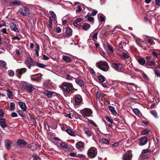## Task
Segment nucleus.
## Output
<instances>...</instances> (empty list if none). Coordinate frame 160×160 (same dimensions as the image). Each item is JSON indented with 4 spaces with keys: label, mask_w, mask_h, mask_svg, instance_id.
I'll return each mask as SVG.
<instances>
[{
    "label": "nucleus",
    "mask_w": 160,
    "mask_h": 160,
    "mask_svg": "<svg viewBox=\"0 0 160 160\" xmlns=\"http://www.w3.org/2000/svg\"><path fill=\"white\" fill-rule=\"evenodd\" d=\"M147 64L150 66H153L154 65V62L151 59L148 60H147Z\"/></svg>",
    "instance_id": "28"
},
{
    "label": "nucleus",
    "mask_w": 160,
    "mask_h": 160,
    "mask_svg": "<svg viewBox=\"0 0 160 160\" xmlns=\"http://www.w3.org/2000/svg\"><path fill=\"white\" fill-rule=\"evenodd\" d=\"M133 111L134 113L137 115H138L140 114V112L139 110L137 108H135L133 109Z\"/></svg>",
    "instance_id": "39"
},
{
    "label": "nucleus",
    "mask_w": 160,
    "mask_h": 160,
    "mask_svg": "<svg viewBox=\"0 0 160 160\" xmlns=\"http://www.w3.org/2000/svg\"><path fill=\"white\" fill-rule=\"evenodd\" d=\"M96 66L99 68L104 72L107 71L109 68L108 64L106 62L100 61L97 63Z\"/></svg>",
    "instance_id": "3"
},
{
    "label": "nucleus",
    "mask_w": 160,
    "mask_h": 160,
    "mask_svg": "<svg viewBox=\"0 0 160 160\" xmlns=\"http://www.w3.org/2000/svg\"><path fill=\"white\" fill-rule=\"evenodd\" d=\"M132 158V154L129 152L128 154H126L123 156V160H130Z\"/></svg>",
    "instance_id": "16"
},
{
    "label": "nucleus",
    "mask_w": 160,
    "mask_h": 160,
    "mask_svg": "<svg viewBox=\"0 0 160 160\" xmlns=\"http://www.w3.org/2000/svg\"><path fill=\"white\" fill-rule=\"evenodd\" d=\"M30 10L29 8L24 6L20 7L18 11L17 14L18 16L22 15L23 16H26L30 14Z\"/></svg>",
    "instance_id": "2"
},
{
    "label": "nucleus",
    "mask_w": 160,
    "mask_h": 160,
    "mask_svg": "<svg viewBox=\"0 0 160 160\" xmlns=\"http://www.w3.org/2000/svg\"><path fill=\"white\" fill-rule=\"evenodd\" d=\"M84 143L81 142L79 141L77 144V147L78 149L80 150H82L83 149Z\"/></svg>",
    "instance_id": "14"
},
{
    "label": "nucleus",
    "mask_w": 160,
    "mask_h": 160,
    "mask_svg": "<svg viewBox=\"0 0 160 160\" xmlns=\"http://www.w3.org/2000/svg\"><path fill=\"white\" fill-rule=\"evenodd\" d=\"M89 122L91 124H92L94 126L97 127V125L96 124L93 122V121L92 120L88 119Z\"/></svg>",
    "instance_id": "48"
},
{
    "label": "nucleus",
    "mask_w": 160,
    "mask_h": 160,
    "mask_svg": "<svg viewBox=\"0 0 160 160\" xmlns=\"http://www.w3.org/2000/svg\"><path fill=\"white\" fill-rule=\"evenodd\" d=\"M26 113V111H23L22 110H19L18 112L19 115L21 117H24Z\"/></svg>",
    "instance_id": "32"
},
{
    "label": "nucleus",
    "mask_w": 160,
    "mask_h": 160,
    "mask_svg": "<svg viewBox=\"0 0 160 160\" xmlns=\"http://www.w3.org/2000/svg\"><path fill=\"white\" fill-rule=\"evenodd\" d=\"M74 99L75 103L76 104L78 105L82 101V99L81 96L79 95H77L74 96Z\"/></svg>",
    "instance_id": "9"
},
{
    "label": "nucleus",
    "mask_w": 160,
    "mask_h": 160,
    "mask_svg": "<svg viewBox=\"0 0 160 160\" xmlns=\"http://www.w3.org/2000/svg\"><path fill=\"white\" fill-rule=\"evenodd\" d=\"M49 13L51 15L52 18L53 19L56 18V15L54 12L52 11H50L49 12Z\"/></svg>",
    "instance_id": "40"
},
{
    "label": "nucleus",
    "mask_w": 160,
    "mask_h": 160,
    "mask_svg": "<svg viewBox=\"0 0 160 160\" xmlns=\"http://www.w3.org/2000/svg\"><path fill=\"white\" fill-rule=\"evenodd\" d=\"M149 132L150 131L148 130H145L142 131V133L143 135H146L148 134Z\"/></svg>",
    "instance_id": "45"
},
{
    "label": "nucleus",
    "mask_w": 160,
    "mask_h": 160,
    "mask_svg": "<svg viewBox=\"0 0 160 160\" xmlns=\"http://www.w3.org/2000/svg\"><path fill=\"white\" fill-rule=\"evenodd\" d=\"M112 67L114 69L120 70L122 68V65L120 63H114L112 64Z\"/></svg>",
    "instance_id": "13"
},
{
    "label": "nucleus",
    "mask_w": 160,
    "mask_h": 160,
    "mask_svg": "<svg viewBox=\"0 0 160 160\" xmlns=\"http://www.w3.org/2000/svg\"><path fill=\"white\" fill-rule=\"evenodd\" d=\"M139 144L140 146L144 145L147 143V138L146 136L142 137L139 139Z\"/></svg>",
    "instance_id": "11"
},
{
    "label": "nucleus",
    "mask_w": 160,
    "mask_h": 160,
    "mask_svg": "<svg viewBox=\"0 0 160 160\" xmlns=\"http://www.w3.org/2000/svg\"><path fill=\"white\" fill-rule=\"evenodd\" d=\"M120 56L121 57L127 59L128 58V55L124 52H122L120 54Z\"/></svg>",
    "instance_id": "35"
},
{
    "label": "nucleus",
    "mask_w": 160,
    "mask_h": 160,
    "mask_svg": "<svg viewBox=\"0 0 160 160\" xmlns=\"http://www.w3.org/2000/svg\"><path fill=\"white\" fill-rule=\"evenodd\" d=\"M91 15H87L86 16H85V18H87V20L89 22H93L94 21V18L91 17Z\"/></svg>",
    "instance_id": "31"
},
{
    "label": "nucleus",
    "mask_w": 160,
    "mask_h": 160,
    "mask_svg": "<svg viewBox=\"0 0 160 160\" xmlns=\"http://www.w3.org/2000/svg\"><path fill=\"white\" fill-rule=\"evenodd\" d=\"M21 2L18 0H15L10 3V6L11 7L17 6L21 4Z\"/></svg>",
    "instance_id": "20"
},
{
    "label": "nucleus",
    "mask_w": 160,
    "mask_h": 160,
    "mask_svg": "<svg viewBox=\"0 0 160 160\" xmlns=\"http://www.w3.org/2000/svg\"><path fill=\"white\" fill-rule=\"evenodd\" d=\"M36 46L37 48L35 50L36 55L37 57H38L39 56V51L40 46L39 44L38 43L36 44Z\"/></svg>",
    "instance_id": "33"
},
{
    "label": "nucleus",
    "mask_w": 160,
    "mask_h": 160,
    "mask_svg": "<svg viewBox=\"0 0 160 160\" xmlns=\"http://www.w3.org/2000/svg\"><path fill=\"white\" fill-rule=\"evenodd\" d=\"M63 59L66 62H69L71 61H72L71 58L67 56H63Z\"/></svg>",
    "instance_id": "27"
},
{
    "label": "nucleus",
    "mask_w": 160,
    "mask_h": 160,
    "mask_svg": "<svg viewBox=\"0 0 160 160\" xmlns=\"http://www.w3.org/2000/svg\"><path fill=\"white\" fill-rule=\"evenodd\" d=\"M15 109V104L14 102H11L10 104V110H13Z\"/></svg>",
    "instance_id": "38"
},
{
    "label": "nucleus",
    "mask_w": 160,
    "mask_h": 160,
    "mask_svg": "<svg viewBox=\"0 0 160 160\" xmlns=\"http://www.w3.org/2000/svg\"><path fill=\"white\" fill-rule=\"evenodd\" d=\"M102 142L103 143H105L106 144H109V141H108L106 138H103L102 140Z\"/></svg>",
    "instance_id": "52"
},
{
    "label": "nucleus",
    "mask_w": 160,
    "mask_h": 160,
    "mask_svg": "<svg viewBox=\"0 0 160 160\" xmlns=\"http://www.w3.org/2000/svg\"><path fill=\"white\" fill-rule=\"evenodd\" d=\"M67 78L68 80H72V79L74 78L73 77L71 76L70 75H68L67 76Z\"/></svg>",
    "instance_id": "61"
},
{
    "label": "nucleus",
    "mask_w": 160,
    "mask_h": 160,
    "mask_svg": "<svg viewBox=\"0 0 160 160\" xmlns=\"http://www.w3.org/2000/svg\"><path fill=\"white\" fill-rule=\"evenodd\" d=\"M54 92H52L49 91H46L44 92V94L48 98H50L52 96V95Z\"/></svg>",
    "instance_id": "17"
},
{
    "label": "nucleus",
    "mask_w": 160,
    "mask_h": 160,
    "mask_svg": "<svg viewBox=\"0 0 160 160\" xmlns=\"http://www.w3.org/2000/svg\"><path fill=\"white\" fill-rule=\"evenodd\" d=\"M64 94L70 95L74 92V88L72 83L69 82H63L61 85Z\"/></svg>",
    "instance_id": "1"
},
{
    "label": "nucleus",
    "mask_w": 160,
    "mask_h": 160,
    "mask_svg": "<svg viewBox=\"0 0 160 160\" xmlns=\"http://www.w3.org/2000/svg\"><path fill=\"white\" fill-rule=\"evenodd\" d=\"M37 66L39 68H44L45 66V65L44 64L39 63H37Z\"/></svg>",
    "instance_id": "42"
},
{
    "label": "nucleus",
    "mask_w": 160,
    "mask_h": 160,
    "mask_svg": "<svg viewBox=\"0 0 160 160\" xmlns=\"http://www.w3.org/2000/svg\"><path fill=\"white\" fill-rule=\"evenodd\" d=\"M148 152H149V150L148 149H144L143 150L142 152V154H145L146 153H148Z\"/></svg>",
    "instance_id": "54"
},
{
    "label": "nucleus",
    "mask_w": 160,
    "mask_h": 160,
    "mask_svg": "<svg viewBox=\"0 0 160 160\" xmlns=\"http://www.w3.org/2000/svg\"><path fill=\"white\" fill-rule=\"evenodd\" d=\"M90 27V25L89 24H85L83 26V29L85 30H87L89 29Z\"/></svg>",
    "instance_id": "37"
},
{
    "label": "nucleus",
    "mask_w": 160,
    "mask_h": 160,
    "mask_svg": "<svg viewBox=\"0 0 160 160\" xmlns=\"http://www.w3.org/2000/svg\"><path fill=\"white\" fill-rule=\"evenodd\" d=\"M42 75L41 73H38L31 76V79L32 81L39 82L41 80Z\"/></svg>",
    "instance_id": "6"
},
{
    "label": "nucleus",
    "mask_w": 160,
    "mask_h": 160,
    "mask_svg": "<svg viewBox=\"0 0 160 160\" xmlns=\"http://www.w3.org/2000/svg\"><path fill=\"white\" fill-rule=\"evenodd\" d=\"M26 71L27 69L25 68L17 69L16 70V72L17 73L18 77H20L22 74L26 72Z\"/></svg>",
    "instance_id": "12"
},
{
    "label": "nucleus",
    "mask_w": 160,
    "mask_h": 160,
    "mask_svg": "<svg viewBox=\"0 0 160 160\" xmlns=\"http://www.w3.org/2000/svg\"><path fill=\"white\" fill-rule=\"evenodd\" d=\"M25 63L28 68L31 69V66L33 64V62L32 58H28L25 61Z\"/></svg>",
    "instance_id": "7"
},
{
    "label": "nucleus",
    "mask_w": 160,
    "mask_h": 160,
    "mask_svg": "<svg viewBox=\"0 0 160 160\" xmlns=\"http://www.w3.org/2000/svg\"><path fill=\"white\" fill-rule=\"evenodd\" d=\"M24 88L29 93L32 92L35 89L34 88L32 84H27L25 85L24 87Z\"/></svg>",
    "instance_id": "8"
},
{
    "label": "nucleus",
    "mask_w": 160,
    "mask_h": 160,
    "mask_svg": "<svg viewBox=\"0 0 160 160\" xmlns=\"http://www.w3.org/2000/svg\"><path fill=\"white\" fill-rule=\"evenodd\" d=\"M155 74L158 77H160V71L157 70H154Z\"/></svg>",
    "instance_id": "50"
},
{
    "label": "nucleus",
    "mask_w": 160,
    "mask_h": 160,
    "mask_svg": "<svg viewBox=\"0 0 160 160\" xmlns=\"http://www.w3.org/2000/svg\"><path fill=\"white\" fill-rule=\"evenodd\" d=\"M17 143L19 145L21 146H24L27 144V142L23 139H20L18 140L17 141Z\"/></svg>",
    "instance_id": "18"
},
{
    "label": "nucleus",
    "mask_w": 160,
    "mask_h": 160,
    "mask_svg": "<svg viewBox=\"0 0 160 160\" xmlns=\"http://www.w3.org/2000/svg\"><path fill=\"white\" fill-rule=\"evenodd\" d=\"M105 118L109 122H110V123H113V121L111 118H110L109 117H108V116H106L105 117Z\"/></svg>",
    "instance_id": "43"
},
{
    "label": "nucleus",
    "mask_w": 160,
    "mask_h": 160,
    "mask_svg": "<svg viewBox=\"0 0 160 160\" xmlns=\"http://www.w3.org/2000/svg\"><path fill=\"white\" fill-rule=\"evenodd\" d=\"M10 28L12 31L16 32H19V30L17 27L16 25L13 22H11L9 23Z\"/></svg>",
    "instance_id": "10"
},
{
    "label": "nucleus",
    "mask_w": 160,
    "mask_h": 160,
    "mask_svg": "<svg viewBox=\"0 0 160 160\" xmlns=\"http://www.w3.org/2000/svg\"><path fill=\"white\" fill-rule=\"evenodd\" d=\"M52 20L51 18H49V26L51 28L52 27Z\"/></svg>",
    "instance_id": "57"
},
{
    "label": "nucleus",
    "mask_w": 160,
    "mask_h": 160,
    "mask_svg": "<svg viewBox=\"0 0 160 160\" xmlns=\"http://www.w3.org/2000/svg\"><path fill=\"white\" fill-rule=\"evenodd\" d=\"M142 76L145 80H148V77L145 74L143 73L142 74Z\"/></svg>",
    "instance_id": "63"
},
{
    "label": "nucleus",
    "mask_w": 160,
    "mask_h": 160,
    "mask_svg": "<svg viewBox=\"0 0 160 160\" xmlns=\"http://www.w3.org/2000/svg\"><path fill=\"white\" fill-rule=\"evenodd\" d=\"M148 42L152 45H154L155 43L153 40L152 39H148Z\"/></svg>",
    "instance_id": "51"
},
{
    "label": "nucleus",
    "mask_w": 160,
    "mask_h": 160,
    "mask_svg": "<svg viewBox=\"0 0 160 160\" xmlns=\"http://www.w3.org/2000/svg\"><path fill=\"white\" fill-rule=\"evenodd\" d=\"M72 30L69 27H68L66 30V36L68 37L71 36L72 35Z\"/></svg>",
    "instance_id": "22"
},
{
    "label": "nucleus",
    "mask_w": 160,
    "mask_h": 160,
    "mask_svg": "<svg viewBox=\"0 0 160 160\" xmlns=\"http://www.w3.org/2000/svg\"><path fill=\"white\" fill-rule=\"evenodd\" d=\"M99 81L102 82H103L105 80V78L102 75H100L98 77Z\"/></svg>",
    "instance_id": "30"
},
{
    "label": "nucleus",
    "mask_w": 160,
    "mask_h": 160,
    "mask_svg": "<svg viewBox=\"0 0 160 160\" xmlns=\"http://www.w3.org/2000/svg\"><path fill=\"white\" fill-rule=\"evenodd\" d=\"M137 61L141 65H144L146 62L145 60L143 58L141 57L138 58Z\"/></svg>",
    "instance_id": "23"
},
{
    "label": "nucleus",
    "mask_w": 160,
    "mask_h": 160,
    "mask_svg": "<svg viewBox=\"0 0 160 160\" xmlns=\"http://www.w3.org/2000/svg\"><path fill=\"white\" fill-rule=\"evenodd\" d=\"M160 53H158L154 51H152V53L153 56L156 58L158 57V55H159Z\"/></svg>",
    "instance_id": "46"
},
{
    "label": "nucleus",
    "mask_w": 160,
    "mask_h": 160,
    "mask_svg": "<svg viewBox=\"0 0 160 160\" xmlns=\"http://www.w3.org/2000/svg\"><path fill=\"white\" fill-rule=\"evenodd\" d=\"M85 133L88 137L91 136V133L90 131L88 130H86L85 131Z\"/></svg>",
    "instance_id": "49"
},
{
    "label": "nucleus",
    "mask_w": 160,
    "mask_h": 160,
    "mask_svg": "<svg viewBox=\"0 0 160 160\" xmlns=\"http://www.w3.org/2000/svg\"><path fill=\"white\" fill-rule=\"evenodd\" d=\"M108 49L112 52H113V50L112 47L110 45H108Z\"/></svg>",
    "instance_id": "58"
},
{
    "label": "nucleus",
    "mask_w": 160,
    "mask_h": 160,
    "mask_svg": "<svg viewBox=\"0 0 160 160\" xmlns=\"http://www.w3.org/2000/svg\"><path fill=\"white\" fill-rule=\"evenodd\" d=\"M87 153L88 158H94L97 154V149L94 147H91L88 150Z\"/></svg>",
    "instance_id": "4"
},
{
    "label": "nucleus",
    "mask_w": 160,
    "mask_h": 160,
    "mask_svg": "<svg viewBox=\"0 0 160 160\" xmlns=\"http://www.w3.org/2000/svg\"><path fill=\"white\" fill-rule=\"evenodd\" d=\"M12 143V142L11 141L8 140H6L5 141V145L6 148L8 149L9 147L11 146V145Z\"/></svg>",
    "instance_id": "21"
},
{
    "label": "nucleus",
    "mask_w": 160,
    "mask_h": 160,
    "mask_svg": "<svg viewBox=\"0 0 160 160\" xmlns=\"http://www.w3.org/2000/svg\"><path fill=\"white\" fill-rule=\"evenodd\" d=\"M7 92V95L8 97L10 99H12V92L10 91L9 89H7L6 90Z\"/></svg>",
    "instance_id": "29"
},
{
    "label": "nucleus",
    "mask_w": 160,
    "mask_h": 160,
    "mask_svg": "<svg viewBox=\"0 0 160 160\" xmlns=\"http://www.w3.org/2000/svg\"><path fill=\"white\" fill-rule=\"evenodd\" d=\"M5 119L3 118H0V126L2 128H5L7 126L5 123Z\"/></svg>",
    "instance_id": "19"
},
{
    "label": "nucleus",
    "mask_w": 160,
    "mask_h": 160,
    "mask_svg": "<svg viewBox=\"0 0 160 160\" xmlns=\"http://www.w3.org/2000/svg\"><path fill=\"white\" fill-rule=\"evenodd\" d=\"M65 131L69 135L71 136H75L74 132L70 129H67Z\"/></svg>",
    "instance_id": "26"
},
{
    "label": "nucleus",
    "mask_w": 160,
    "mask_h": 160,
    "mask_svg": "<svg viewBox=\"0 0 160 160\" xmlns=\"http://www.w3.org/2000/svg\"><path fill=\"white\" fill-rule=\"evenodd\" d=\"M76 82L80 86L82 87L84 86V84L83 81L81 79H76Z\"/></svg>",
    "instance_id": "25"
},
{
    "label": "nucleus",
    "mask_w": 160,
    "mask_h": 160,
    "mask_svg": "<svg viewBox=\"0 0 160 160\" xmlns=\"http://www.w3.org/2000/svg\"><path fill=\"white\" fill-rule=\"evenodd\" d=\"M4 115V113L2 109H0V118H2Z\"/></svg>",
    "instance_id": "56"
},
{
    "label": "nucleus",
    "mask_w": 160,
    "mask_h": 160,
    "mask_svg": "<svg viewBox=\"0 0 160 160\" xmlns=\"http://www.w3.org/2000/svg\"><path fill=\"white\" fill-rule=\"evenodd\" d=\"M77 8L78 9L76 10V12H79L82 10V9L80 5L78 6Z\"/></svg>",
    "instance_id": "55"
},
{
    "label": "nucleus",
    "mask_w": 160,
    "mask_h": 160,
    "mask_svg": "<svg viewBox=\"0 0 160 160\" xmlns=\"http://www.w3.org/2000/svg\"><path fill=\"white\" fill-rule=\"evenodd\" d=\"M14 72L12 70L8 71V75L10 77H13L14 75Z\"/></svg>",
    "instance_id": "44"
},
{
    "label": "nucleus",
    "mask_w": 160,
    "mask_h": 160,
    "mask_svg": "<svg viewBox=\"0 0 160 160\" xmlns=\"http://www.w3.org/2000/svg\"><path fill=\"white\" fill-rule=\"evenodd\" d=\"M109 108L111 112H112V113L114 114H115L117 113L116 112V111L114 108L112 106H110L109 107Z\"/></svg>",
    "instance_id": "34"
},
{
    "label": "nucleus",
    "mask_w": 160,
    "mask_h": 160,
    "mask_svg": "<svg viewBox=\"0 0 160 160\" xmlns=\"http://www.w3.org/2000/svg\"><path fill=\"white\" fill-rule=\"evenodd\" d=\"M1 32H2L4 33L8 34V33L7 32V29L6 28H4L2 30Z\"/></svg>",
    "instance_id": "62"
},
{
    "label": "nucleus",
    "mask_w": 160,
    "mask_h": 160,
    "mask_svg": "<svg viewBox=\"0 0 160 160\" xmlns=\"http://www.w3.org/2000/svg\"><path fill=\"white\" fill-rule=\"evenodd\" d=\"M136 42L139 46L142 44V42H143L139 39H137L136 41Z\"/></svg>",
    "instance_id": "47"
},
{
    "label": "nucleus",
    "mask_w": 160,
    "mask_h": 160,
    "mask_svg": "<svg viewBox=\"0 0 160 160\" xmlns=\"http://www.w3.org/2000/svg\"><path fill=\"white\" fill-rule=\"evenodd\" d=\"M60 146L62 149H67V143L64 142L62 141L60 143Z\"/></svg>",
    "instance_id": "24"
},
{
    "label": "nucleus",
    "mask_w": 160,
    "mask_h": 160,
    "mask_svg": "<svg viewBox=\"0 0 160 160\" xmlns=\"http://www.w3.org/2000/svg\"><path fill=\"white\" fill-rule=\"evenodd\" d=\"M11 116L12 117H16L18 116V114L16 113L13 112L11 113Z\"/></svg>",
    "instance_id": "60"
},
{
    "label": "nucleus",
    "mask_w": 160,
    "mask_h": 160,
    "mask_svg": "<svg viewBox=\"0 0 160 160\" xmlns=\"http://www.w3.org/2000/svg\"><path fill=\"white\" fill-rule=\"evenodd\" d=\"M39 158L37 155L36 154L35 155L34 158V160H39Z\"/></svg>",
    "instance_id": "64"
},
{
    "label": "nucleus",
    "mask_w": 160,
    "mask_h": 160,
    "mask_svg": "<svg viewBox=\"0 0 160 160\" xmlns=\"http://www.w3.org/2000/svg\"><path fill=\"white\" fill-rule=\"evenodd\" d=\"M0 65L2 67H5L6 65V63L5 62L2 61H0Z\"/></svg>",
    "instance_id": "53"
},
{
    "label": "nucleus",
    "mask_w": 160,
    "mask_h": 160,
    "mask_svg": "<svg viewBox=\"0 0 160 160\" xmlns=\"http://www.w3.org/2000/svg\"><path fill=\"white\" fill-rule=\"evenodd\" d=\"M98 13V11L97 10H93L92 13V14H90L92 16H95Z\"/></svg>",
    "instance_id": "59"
},
{
    "label": "nucleus",
    "mask_w": 160,
    "mask_h": 160,
    "mask_svg": "<svg viewBox=\"0 0 160 160\" xmlns=\"http://www.w3.org/2000/svg\"><path fill=\"white\" fill-rule=\"evenodd\" d=\"M81 113L82 116L89 117L91 116L92 112L91 109L88 108H85L80 111Z\"/></svg>",
    "instance_id": "5"
},
{
    "label": "nucleus",
    "mask_w": 160,
    "mask_h": 160,
    "mask_svg": "<svg viewBox=\"0 0 160 160\" xmlns=\"http://www.w3.org/2000/svg\"><path fill=\"white\" fill-rule=\"evenodd\" d=\"M151 113L156 118H158L157 113L156 111L155 110L150 111Z\"/></svg>",
    "instance_id": "36"
},
{
    "label": "nucleus",
    "mask_w": 160,
    "mask_h": 160,
    "mask_svg": "<svg viewBox=\"0 0 160 160\" xmlns=\"http://www.w3.org/2000/svg\"><path fill=\"white\" fill-rule=\"evenodd\" d=\"M18 103L22 111H26V106L25 103L23 102H18Z\"/></svg>",
    "instance_id": "15"
},
{
    "label": "nucleus",
    "mask_w": 160,
    "mask_h": 160,
    "mask_svg": "<svg viewBox=\"0 0 160 160\" xmlns=\"http://www.w3.org/2000/svg\"><path fill=\"white\" fill-rule=\"evenodd\" d=\"M98 34V33L96 32L93 34L92 36V39L94 41H95L97 39V36Z\"/></svg>",
    "instance_id": "41"
}]
</instances>
